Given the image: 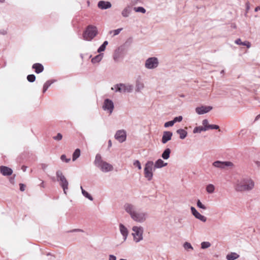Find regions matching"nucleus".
Listing matches in <instances>:
<instances>
[{
  "mask_svg": "<svg viewBox=\"0 0 260 260\" xmlns=\"http://www.w3.org/2000/svg\"><path fill=\"white\" fill-rule=\"evenodd\" d=\"M124 209L129 215L131 218L137 222L143 223L148 218V215L146 212L138 209L132 204L125 203L124 205Z\"/></svg>",
  "mask_w": 260,
  "mask_h": 260,
  "instance_id": "1",
  "label": "nucleus"
},
{
  "mask_svg": "<svg viewBox=\"0 0 260 260\" xmlns=\"http://www.w3.org/2000/svg\"><path fill=\"white\" fill-rule=\"evenodd\" d=\"M254 185V183L251 179L243 178L237 181L235 188L237 191H248L251 190Z\"/></svg>",
  "mask_w": 260,
  "mask_h": 260,
  "instance_id": "2",
  "label": "nucleus"
},
{
  "mask_svg": "<svg viewBox=\"0 0 260 260\" xmlns=\"http://www.w3.org/2000/svg\"><path fill=\"white\" fill-rule=\"evenodd\" d=\"M93 163L103 172L107 173L113 170V166L109 163L104 161L100 154L96 155Z\"/></svg>",
  "mask_w": 260,
  "mask_h": 260,
  "instance_id": "3",
  "label": "nucleus"
},
{
  "mask_svg": "<svg viewBox=\"0 0 260 260\" xmlns=\"http://www.w3.org/2000/svg\"><path fill=\"white\" fill-rule=\"evenodd\" d=\"M98 34V29L95 26L89 25L87 26L83 33V38L84 40L91 41Z\"/></svg>",
  "mask_w": 260,
  "mask_h": 260,
  "instance_id": "4",
  "label": "nucleus"
},
{
  "mask_svg": "<svg viewBox=\"0 0 260 260\" xmlns=\"http://www.w3.org/2000/svg\"><path fill=\"white\" fill-rule=\"evenodd\" d=\"M133 85L129 83H119L115 84L111 88V89L113 90H114L116 92L124 93L132 92L133 90Z\"/></svg>",
  "mask_w": 260,
  "mask_h": 260,
  "instance_id": "5",
  "label": "nucleus"
},
{
  "mask_svg": "<svg viewBox=\"0 0 260 260\" xmlns=\"http://www.w3.org/2000/svg\"><path fill=\"white\" fill-rule=\"evenodd\" d=\"M56 176L57 181L59 182L60 186L62 188L64 193L67 194V191L69 188L68 181L61 170H57L56 172Z\"/></svg>",
  "mask_w": 260,
  "mask_h": 260,
  "instance_id": "6",
  "label": "nucleus"
},
{
  "mask_svg": "<svg viewBox=\"0 0 260 260\" xmlns=\"http://www.w3.org/2000/svg\"><path fill=\"white\" fill-rule=\"evenodd\" d=\"M132 231L133 232L132 235L135 242L138 243L143 240V234L144 232L143 227L141 226H134L132 228Z\"/></svg>",
  "mask_w": 260,
  "mask_h": 260,
  "instance_id": "7",
  "label": "nucleus"
},
{
  "mask_svg": "<svg viewBox=\"0 0 260 260\" xmlns=\"http://www.w3.org/2000/svg\"><path fill=\"white\" fill-rule=\"evenodd\" d=\"M159 64V60L156 57H148L145 62V68L148 70L156 69Z\"/></svg>",
  "mask_w": 260,
  "mask_h": 260,
  "instance_id": "8",
  "label": "nucleus"
},
{
  "mask_svg": "<svg viewBox=\"0 0 260 260\" xmlns=\"http://www.w3.org/2000/svg\"><path fill=\"white\" fill-rule=\"evenodd\" d=\"M154 167V163L152 161H148L145 164L144 170V176L148 181H150L153 177L152 170Z\"/></svg>",
  "mask_w": 260,
  "mask_h": 260,
  "instance_id": "9",
  "label": "nucleus"
},
{
  "mask_svg": "<svg viewBox=\"0 0 260 260\" xmlns=\"http://www.w3.org/2000/svg\"><path fill=\"white\" fill-rule=\"evenodd\" d=\"M114 105L113 101L109 99L104 100L103 109L104 111H107L109 114H111L113 111Z\"/></svg>",
  "mask_w": 260,
  "mask_h": 260,
  "instance_id": "10",
  "label": "nucleus"
},
{
  "mask_svg": "<svg viewBox=\"0 0 260 260\" xmlns=\"http://www.w3.org/2000/svg\"><path fill=\"white\" fill-rule=\"evenodd\" d=\"M212 165L217 168L221 169H224L226 167H233V164L231 161H222L219 160H216L213 162Z\"/></svg>",
  "mask_w": 260,
  "mask_h": 260,
  "instance_id": "11",
  "label": "nucleus"
},
{
  "mask_svg": "<svg viewBox=\"0 0 260 260\" xmlns=\"http://www.w3.org/2000/svg\"><path fill=\"white\" fill-rule=\"evenodd\" d=\"M126 138V134L124 130H118L115 135V138L120 143L125 141Z\"/></svg>",
  "mask_w": 260,
  "mask_h": 260,
  "instance_id": "12",
  "label": "nucleus"
},
{
  "mask_svg": "<svg viewBox=\"0 0 260 260\" xmlns=\"http://www.w3.org/2000/svg\"><path fill=\"white\" fill-rule=\"evenodd\" d=\"M124 50V47H119L114 52L113 54V59L115 62H118L120 58L123 57L122 52Z\"/></svg>",
  "mask_w": 260,
  "mask_h": 260,
  "instance_id": "13",
  "label": "nucleus"
},
{
  "mask_svg": "<svg viewBox=\"0 0 260 260\" xmlns=\"http://www.w3.org/2000/svg\"><path fill=\"white\" fill-rule=\"evenodd\" d=\"M190 210L192 215L198 219L202 221V222H206L207 221V217L201 214L193 207H191Z\"/></svg>",
  "mask_w": 260,
  "mask_h": 260,
  "instance_id": "14",
  "label": "nucleus"
},
{
  "mask_svg": "<svg viewBox=\"0 0 260 260\" xmlns=\"http://www.w3.org/2000/svg\"><path fill=\"white\" fill-rule=\"evenodd\" d=\"M211 106H202L196 108V112L199 115L204 114L209 112L212 109Z\"/></svg>",
  "mask_w": 260,
  "mask_h": 260,
  "instance_id": "15",
  "label": "nucleus"
},
{
  "mask_svg": "<svg viewBox=\"0 0 260 260\" xmlns=\"http://www.w3.org/2000/svg\"><path fill=\"white\" fill-rule=\"evenodd\" d=\"M132 6L127 5L121 11V15L124 18H127L129 16L132 12Z\"/></svg>",
  "mask_w": 260,
  "mask_h": 260,
  "instance_id": "16",
  "label": "nucleus"
},
{
  "mask_svg": "<svg viewBox=\"0 0 260 260\" xmlns=\"http://www.w3.org/2000/svg\"><path fill=\"white\" fill-rule=\"evenodd\" d=\"M98 6L102 10H106L110 8L112 5L109 2L100 1L98 2Z\"/></svg>",
  "mask_w": 260,
  "mask_h": 260,
  "instance_id": "17",
  "label": "nucleus"
},
{
  "mask_svg": "<svg viewBox=\"0 0 260 260\" xmlns=\"http://www.w3.org/2000/svg\"><path fill=\"white\" fill-rule=\"evenodd\" d=\"M173 133L171 132L165 131L163 133L162 137L161 142L163 144H166L169 140H171Z\"/></svg>",
  "mask_w": 260,
  "mask_h": 260,
  "instance_id": "18",
  "label": "nucleus"
},
{
  "mask_svg": "<svg viewBox=\"0 0 260 260\" xmlns=\"http://www.w3.org/2000/svg\"><path fill=\"white\" fill-rule=\"evenodd\" d=\"M0 172L4 176H10L12 174L13 170L8 167L2 166L0 167Z\"/></svg>",
  "mask_w": 260,
  "mask_h": 260,
  "instance_id": "19",
  "label": "nucleus"
},
{
  "mask_svg": "<svg viewBox=\"0 0 260 260\" xmlns=\"http://www.w3.org/2000/svg\"><path fill=\"white\" fill-rule=\"evenodd\" d=\"M119 230L123 236V240L125 241L128 234L127 229L123 224L120 223L119 224Z\"/></svg>",
  "mask_w": 260,
  "mask_h": 260,
  "instance_id": "20",
  "label": "nucleus"
},
{
  "mask_svg": "<svg viewBox=\"0 0 260 260\" xmlns=\"http://www.w3.org/2000/svg\"><path fill=\"white\" fill-rule=\"evenodd\" d=\"M32 69H35V72L37 74H40L42 73L44 70L43 66L39 63H36L32 65Z\"/></svg>",
  "mask_w": 260,
  "mask_h": 260,
  "instance_id": "21",
  "label": "nucleus"
},
{
  "mask_svg": "<svg viewBox=\"0 0 260 260\" xmlns=\"http://www.w3.org/2000/svg\"><path fill=\"white\" fill-rule=\"evenodd\" d=\"M167 165V162H165L161 159H158L155 161V164H154V169L161 168L162 167L166 166Z\"/></svg>",
  "mask_w": 260,
  "mask_h": 260,
  "instance_id": "22",
  "label": "nucleus"
},
{
  "mask_svg": "<svg viewBox=\"0 0 260 260\" xmlns=\"http://www.w3.org/2000/svg\"><path fill=\"white\" fill-rule=\"evenodd\" d=\"M235 43L239 45L246 46L247 48H249L251 47V43L248 41L242 42L240 39L235 40Z\"/></svg>",
  "mask_w": 260,
  "mask_h": 260,
  "instance_id": "23",
  "label": "nucleus"
},
{
  "mask_svg": "<svg viewBox=\"0 0 260 260\" xmlns=\"http://www.w3.org/2000/svg\"><path fill=\"white\" fill-rule=\"evenodd\" d=\"M176 133L179 135V138L181 139H184L187 135V132L184 129L180 128L177 130Z\"/></svg>",
  "mask_w": 260,
  "mask_h": 260,
  "instance_id": "24",
  "label": "nucleus"
},
{
  "mask_svg": "<svg viewBox=\"0 0 260 260\" xmlns=\"http://www.w3.org/2000/svg\"><path fill=\"white\" fill-rule=\"evenodd\" d=\"M104 54L103 53H100L95 57L92 58L91 62L92 63H96L100 62L103 57Z\"/></svg>",
  "mask_w": 260,
  "mask_h": 260,
  "instance_id": "25",
  "label": "nucleus"
},
{
  "mask_svg": "<svg viewBox=\"0 0 260 260\" xmlns=\"http://www.w3.org/2000/svg\"><path fill=\"white\" fill-rule=\"evenodd\" d=\"M144 87V83L140 80H137L136 82V90L137 92L141 91Z\"/></svg>",
  "mask_w": 260,
  "mask_h": 260,
  "instance_id": "26",
  "label": "nucleus"
},
{
  "mask_svg": "<svg viewBox=\"0 0 260 260\" xmlns=\"http://www.w3.org/2000/svg\"><path fill=\"white\" fill-rule=\"evenodd\" d=\"M55 81V80H48L46 81L43 85V92L45 93L47 90L48 88L51 86V85Z\"/></svg>",
  "mask_w": 260,
  "mask_h": 260,
  "instance_id": "27",
  "label": "nucleus"
},
{
  "mask_svg": "<svg viewBox=\"0 0 260 260\" xmlns=\"http://www.w3.org/2000/svg\"><path fill=\"white\" fill-rule=\"evenodd\" d=\"M239 257V255L236 252H231L228 254L226 258L228 260H235Z\"/></svg>",
  "mask_w": 260,
  "mask_h": 260,
  "instance_id": "28",
  "label": "nucleus"
},
{
  "mask_svg": "<svg viewBox=\"0 0 260 260\" xmlns=\"http://www.w3.org/2000/svg\"><path fill=\"white\" fill-rule=\"evenodd\" d=\"M171 149L166 148L161 154V157L164 159H168L170 157Z\"/></svg>",
  "mask_w": 260,
  "mask_h": 260,
  "instance_id": "29",
  "label": "nucleus"
},
{
  "mask_svg": "<svg viewBox=\"0 0 260 260\" xmlns=\"http://www.w3.org/2000/svg\"><path fill=\"white\" fill-rule=\"evenodd\" d=\"M80 188L81 189V192L83 196H84L85 198L89 199L90 201H93V199L92 197L86 191H85L82 187V186H80Z\"/></svg>",
  "mask_w": 260,
  "mask_h": 260,
  "instance_id": "30",
  "label": "nucleus"
},
{
  "mask_svg": "<svg viewBox=\"0 0 260 260\" xmlns=\"http://www.w3.org/2000/svg\"><path fill=\"white\" fill-rule=\"evenodd\" d=\"M80 156V150L78 148L76 149L73 154V161H75Z\"/></svg>",
  "mask_w": 260,
  "mask_h": 260,
  "instance_id": "31",
  "label": "nucleus"
},
{
  "mask_svg": "<svg viewBox=\"0 0 260 260\" xmlns=\"http://www.w3.org/2000/svg\"><path fill=\"white\" fill-rule=\"evenodd\" d=\"M215 190L214 186L212 184H209L206 186V191L209 193H212L214 192Z\"/></svg>",
  "mask_w": 260,
  "mask_h": 260,
  "instance_id": "32",
  "label": "nucleus"
},
{
  "mask_svg": "<svg viewBox=\"0 0 260 260\" xmlns=\"http://www.w3.org/2000/svg\"><path fill=\"white\" fill-rule=\"evenodd\" d=\"M203 131H206V129L203 126H197L193 129V133L194 134L200 133Z\"/></svg>",
  "mask_w": 260,
  "mask_h": 260,
  "instance_id": "33",
  "label": "nucleus"
},
{
  "mask_svg": "<svg viewBox=\"0 0 260 260\" xmlns=\"http://www.w3.org/2000/svg\"><path fill=\"white\" fill-rule=\"evenodd\" d=\"M134 10L136 12H140L143 14L145 13L146 11L145 9L142 7H134Z\"/></svg>",
  "mask_w": 260,
  "mask_h": 260,
  "instance_id": "34",
  "label": "nucleus"
},
{
  "mask_svg": "<svg viewBox=\"0 0 260 260\" xmlns=\"http://www.w3.org/2000/svg\"><path fill=\"white\" fill-rule=\"evenodd\" d=\"M122 30V28H118L115 30H111L110 31V34H113V36H115L116 35H118L120 31Z\"/></svg>",
  "mask_w": 260,
  "mask_h": 260,
  "instance_id": "35",
  "label": "nucleus"
},
{
  "mask_svg": "<svg viewBox=\"0 0 260 260\" xmlns=\"http://www.w3.org/2000/svg\"><path fill=\"white\" fill-rule=\"evenodd\" d=\"M27 80L29 82H33L36 80V76L34 74H30L27 76Z\"/></svg>",
  "mask_w": 260,
  "mask_h": 260,
  "instance_id": "36",
  "label": "nucleus"
},
{
  "mask_svg": "<svg viewBox=\"0 0 260 260\" xmlns=\"http://www.w3.org/2000/svg\"><path fill=\"white\" fill-rule=\"evenodd\" d=\"M211 246V244L209 242H203L201 243V248L202 249H206L209 247Z\"/></svg>",
  "mask_w": 260,
  "mask_h": 260,
  "instance_id": "37",
  "label": "nucleus"
},
{
  "mask_svg": "<svg viewBox=\"0 0 260 260\" xmlns=\"http://www.w3.org/2000/svg\"><path fill=\"white\" fill-rule=\"evenodd\" d=\"M197 205L198 207L203 210H206L207 209V207L202 203L200 200H198L197 202Z\"/></svg>",
  "mask_w": 260,
  "mask_h": 260,
  "instance_id": "38",
  "label": "nucleus"
},
{
  "mask_svg": "<svg viewBox=\"0 0 260 260\" xmlns=\"http://www.w3.org/2000/svg\"><path fill=\"white\" fill-rule=\"evenodd\" d=\"M202 124L203 125V127L205 128L206 129V131L209 129L208 126L210 125V124L208 123V120L207 119H204L202 121Z\"/></svg>",
  "mask_w": 260,
  "mask_h": 260,
  "instance_id": "39",
  "label": "nucleus"
},
{
  "mask_svg": "<svg viewBox=\"0 0 260 260\" xmlns=\"http://www.w3.org/2000/svg\"><path fill=\"white\" fill-rule=\"evenodd\" d=\"M183 247H184V249L186 250H188L189 249H191V250L193 249V247L191 246V245L190 244V243L187 242L184 243V244L183 245Z\"/></svg>",
  "mask_w": 260,
  "mask_h": 260,
  "instance_id": "40",
  "label": "nucleus"
},
{
  "mask_svg": "<svg viewBox=\"0 0 260 260\" xmlns=\"http://www.w3.org/2000/svg\"><path fill=\"white\" fill-rule=\"evenodd\" d=\"M133 165L138 168L139 170H141L142 167L140 162L138 160H136L133 162Z\"/></svg>",
  "mask_w": 260,
  "mask_h": 260,
  "instance_id": "41",
  "label": "nucleus"
},
{
  "mask_svg": "<svg viewBox=\"0 0 260 260\" xmlns=\"http://www.w3.org/2000/svg\"><path fill=\"white\" fill-rule=\"evenodd\" d=\"M60 159L62 161H65L67 163L69 162L71 160V159L70 158H67L66 155L64 154H62L61 155Z\"/></svg>",
  "mask_w": 260,
  "mask_h": 260,
  "instance_id": "42",
  "label": "nucleus"
},
{
  "mask_svg": "<svg viewBox=\"0 0 260 260\" xmlns=\"http://www.w3.org/2000/svg\"><path fill=\"white\" fill-rule=\"evenodd\" d=\"M62 138V136L60 133H58L56 136L53 137V139L56 141H60Z\"/></svg>",
  "mask_w": 260,
  "mask_h": 260,
  "instance_id": "43",
  "label": "nucleus"
},
{
  "mask_svg": "<svg viewBox=\"0 0 260 260\" xmlns=\"http://www.w3.org/2000/svg\"><path fill=\"white\" fill-rule=\"evenodd\" d=\"M183 117L182 116H179L177 117H175L173 120L174 123H176L177 122H181L182 120Z\"/></svg>",
  "mask_w": 260,
  "mask_h": 260,
  "instance_id": "44",
  "label": "nucleus"
},
{
  "mask_svg": "<svg viewBox=\"0 0 260 260\" xmlns=\"http://www.w3.org/2000/svg\"><path fill=\"white\" fill-rule=\"evenodd\" d=\"M174 124V123L173 120L168 121L165 123V127H167L169 126H172Z\"/></svg>",
  "mask_w": 260,
  "mask_h": 260,
  "instance_id": "45",
  "label": "nucleus"
},
{
  "mask_svg": "<svg viewBox=\"0 0 260 260\" xmlns=\"http://www.w3.org/2000/svg\"><path fill=\"white\" fill-rule=\"evenodd\" d=\"M209 129H219V127L217 125L215 124H210V125L208 126Z\"/></svg>",
  "mask_w": 260,
  "mask_h": 260,
  "instance_id": "46",
  "label": "nucleus"
},
{
  "mask_svg": "<svg viewBox=\"0 0 260 260\" xmlns=\"http://www.w3.org/2000/svg\"><path fill=\"white\" fill-rule=\"evenodd\" d=\"M106 49V47H105L103 44L98 48V52L99 53H101L104 51Z\"/></svg>",
  "mask_w": 260,
  "mask_h": 260,
  "instance_id": "47",
  "label": "nucleus"
},
{
  "mask_svg": "<svg viewBox=\"0 0 260 260\" xmlns=\"http://www.w3.org/2000/svg\"><path fill=\"white\" fill-rule=\"evenodd\" d=\"M140 0H131V4L132 6L137 5Z\"/></svg>",
  "mask_w": 260,
  "mask_h": 260,
  "instance_id": "48",
  "label": "nucleus"
},
{
  "mask_svg": "<svg viewBox=\"0 0 260 260\" xmlns=\"http://www.w3.org/2000/svg\"><path fill=\"white\" fill-rule=\"evenodd\" d=\"M19 186H20V190L21 191H24L25 188V185L24 184L20 183Z\"/></svg>",
  "mask_w": 260,
  "mask_h": 260,
  "instance_id": "49",
  "label": "nucleus"
},
{
  "mask_svg": "<svg viewBox=\"0 0 260 260\" xmlns=\"http://www.w3.org/2000/svg\"><path fill=\"white\" fill-rule=\"evenodd\" d=\"M7 34V30L5 29H1L0 30V35H6Z\"/></svg>",
  "mask_w": 260,
  "mask_h": 260,
  "instance_id": "50",
  "label": "nucleus"
},
{
  "mask_svg": "<svg viewBox=\"0 0 260 260\" xmlns=\"http://www.w3.org/2000/svg\"><path fill=\"white\" fill-rule=\"evenodd\" d=\"M116 259H117L115 255H112V254L109 255V260H116Z\"/></svg>",
  "mask_w": 260,
  "mask_h": 260,
  "instance_id": "51",
  "label": "nucleus"
},
{
  "mask_svg": "<svg viewBox=\"0 0 260 260\" xmlns=\"http://www.w3.org/2000/svg\"><path fill=\"white\" fill-rule=\"evenodd\" d=\"M48 167V165L45 164H42L41 165V168L43 170H45Z\"/></svg>",
  "mask_w": 260,
  "mask_h": 260,
  "instance_id": "52",
  "label": "nucleus"
},
{
  "mask_svg": "<svg viewBox=\"0 0 260 260\" xmlns=\"http://www.w3.org/2000/svg\"><path fill=\"white\" fill-rule=\"evenodd\" d=\"M255 164L256 165V166L260 168V161H258V160H254V161Z\"/></svg>",
  "mask_w": 260,
  "mask_h": 260,
  "instance_id": "53",
  "label": "nucleus"
},
{
  "mask_svg": "<svg viewBox=\"0 0 260 260\" xmlns=\"http://www.w3.org/2000/svg\"><path fill=\"white\" fill-rule=\"evenodd\" d=\"M246 11H248L249 10V9H250V5H249V3L248 2L246 3Z\"/></svg>",
  "mask_w": 260,
  "mask_h": 260,
  "instance_id": "54",
  "label": "nucleus"
},
{
  "mask_svg": "<svg viewBox=\"0 0 260 260\" xmlns=\"http://www.w3.org/2000/svg\"><path fill=\"white\" fill-rule=\"evenodd\" d=\"M27 169V167L25 166H23L21 168V169L23 172H25Z\"/></svg>",
  "mask_w": 260,
  "mask_h": 260,
  "instance_id": "55",
  "label": "nucleus"
},
{
  "mask_svg": "<svg viewBox=\"0 0 260 260\" xmlns=\"http://www.w3.org/2000/svg\"><path fill=\"white\" fill-rule=\"evenodd\" d=\"M108 44V42L107 41H105L104 42V43H103V45L106 47V46Z\"/></svg>",
  "mask_w": 260,
  "mask_h": 260,
  "instance_id": "56",
  "label": "nucleus"
},
{
  "mask_svg": "<svg viewBox=\"0 0 260 260\" xmlns=\"http://www.w3.org/2000/svg\"><path fill=\"white\" fill-rule=\"evenodd\" d=\"M112 146V142L110 140L108 141V147H111Z\"/></svg>",
  "mask_w": 260,
  "mask_h": 260,
  "instance_id": "57",
  "label": "nucleus"
},
{
  "mask_svg": "<svg viewBox=\"0 0 260 260\" xmlns=\"http://www.w3.org/2000/svg\"><path fill=\"white\" fill-rule=\"evenodd\" d=\"M40 186L42 187H43L44 188L45 187V185H44V181H42V182L41 183V184H40Z\"/></svg>",
  "mask_w": 260,
  "mask_h": 260,
  "instance_id": "58",
  "label": "nucleus"
},
{
  "mask_svg": "<svg viewBox=\"0 0 260 260\" xmlns=\"http://www.w3.org/2000/svg\"><path fill=\"white\" fill-rule=\"evenodd\" d=\"M260 10V6H258V7H256L255 8V12H257L258 11Z\"/></svg>",
  "mask_w": 260,
  "mask_h": 260,
  "instance_id": "59",
  "label": "nucleus"
},
{
  "mask_svg": "<svg viewBox=\"0 0 260 260\" xmlns=\"http://www.w3.org/2000/svg\"><path fill=\"white\" fill-rule=\"evenodd\" d=\"M5 1V0H0V2H1V3H4Z\"/></svg>",
  "mask_w": 260,
  "mask_h": 260,
  "instance_id": "60",
  "label": "nucleus"
},
{
  "mask_svg": "<svg viewBox=\"0 0 260 260\" xmlns=\"http://www.w3.org/2000/svg\"><path fill=\"white\" fill-rule=\"evenodd\" d=\"M221 74H223L224 73V70H222L220 72Z\"/></svg>",
  "mask_w": 260,
  "mask_h": 260,
  "instance_id": "61",
  "label": "nucleus"
},
{
  "mask_svg": "<svg viewBox=\"0 0 260 260\" xmlns=\"http://www.w3.org/2000/svg\"><path fill=\"white\" fill-rule=\"evenodd\" d=\"M120 260H126L125 259L121 258Z\"/></svg>",
  "mask_w": 260,
  "mask_h": 260,
  "instance_id": "62",
  "label": "nucleus"
},
{
  "mask_svg": "<svg viewBox=\"0 0 260 260\" xmlns=\"http://www.w3.org/2000/svg\"><path fill=\"white\" fill-rule=\"evenodd\" d=\"M181 97H184V95H181Z\"/></svg>",
  "mask_w": 260,
  "mask_h": 260,
  "instance_id": "63",
  "label": "nucleus"
}]
</instances>
